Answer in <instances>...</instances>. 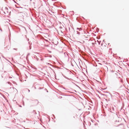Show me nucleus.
Wrapping results in <instances>:
<instances>
[{
    "label": "nucleus",
    "mask_w": 129,
    "mask_h": 129,
    "mask_svg": "<svg viewBox=\"0 0 129 129\" xmlns=\"http://www.w3.org/2000/svg\"><path fill=\"white\" fill-rule=\"evenodd\" d=\"M18 8H20V9H22V8L21 7H18Z\"/></svg>",
    "instance_id": "f03ea898"
},
{
    "label": "nucleus",
    "mask_w": 129,
    "mask_h": 129,
    "mask_svg": "<svg viewBox=\"0 0 129 129\" xmlns=\"http://www.w3.org/2000/svg\"><path fill=\"white\" fill-rule=\"evenodd\" d=\"M77 29L79 30H81V28H77Z\"/></svg>",
    "instance_id": "f257e3e1"
},
{
    "label": "nucleus",
    "mask_w": 129,
    "mask_h": 129,
    "mask_svg": "<svg viewBox=\"0 0 129 129\" xmlns=\"http://www.w3.org/2000/svg\"><path fill=\"white\" fill-rule=\"evenodd\" d=\"M77 32V33H77V34H80V33H79V32H78V31Z\"/></svg>",
    "instance_id": "7ed1b4c3"
}]
</instances>
